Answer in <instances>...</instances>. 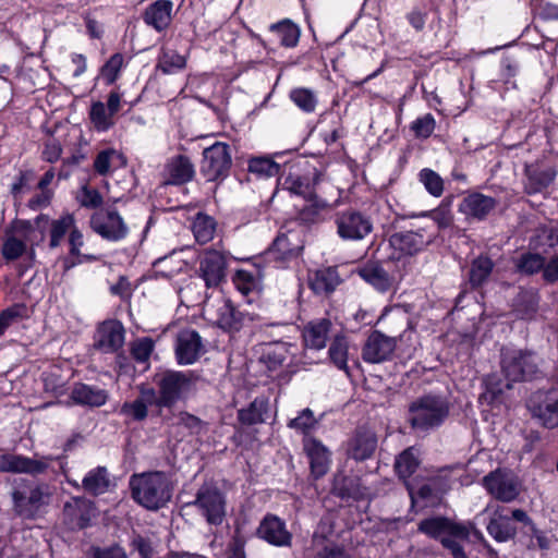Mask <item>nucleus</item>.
Here are the masks:
<instances>
[{
  "mask_svg": "<svg viewBox=\"0 0 558 558\" xmlns=\"http://www.w3.org/2000/svg\"><path fill=\"white\" fill-rule=\"evenodd\" d=\"M542 359L531 350L502 349L500 353L501 372L507 379L502 384L495 375L485 379L486 391L483 398L494 402L511 383L534 380L542 375Z\"/></svg>",
  "mask_w": 558,
  "mask_h": 558,
  "instance_id": "1",
  "label": "nucleus"
},
{
  "mask_svg": "<svg viewBox=\"0 0 558 558\" xmlns=\"http://www.w3.org/2000/svg\"><path fill=\"white\" fill-rule=\"evenodd\" d=\"M132 498L148 510H158L172 496L170 481L160 471L134 474L130 478Z\"/></svg>",
  "mask_w": 558,
  "mask_h": 558,
  "instance_id": "2",
  "label": "nucleus"
},
{
  "mask_svg": "<svg viewBox=\"0 0 558 558\" xmlns=\"http://www.w3.org/2000/svg\"><path fill=\"white\" fill-rule=\"evenodd\" d=\"M202 381L193 372L166 371L155 376L158 388V408H172L179 401L193 397Z\"/></svg>",
  "mask_w": 558,
  "mask_h": 558,
  "instance_id": "3",
  "label": "nucleus"
},
{
  "mask_svg": "<svg viewBox=\"0 0 558 558\" xmlns=\"http://www.w3.org/2000/svg\"><path fill=\"white\" fill-rule=\"evenodd\" d=\"M449 412L450 407L446 398L426 395L410 403L408 421L414 430L428 433L441 426Z\"/></svg>",
  "mask_w": 558,
  "mask_h": 558,
  "instance_id": "4",
  "label": "nucleus"
},
{
  "mask_svg": "<svg viewBox=\"0 0 558 558\" xmlns=\"http://www.w3.org/2000/svg\"><path fill=\"white\" fill-rule=\"evenodd\" d=\"M13 511L23 519H35L50 502V490L47 484L24 485L13 489Z\"/></svg>",
  "mask_w": 558,
  "mask_h": 558,
  "instance_id": "5",
  "label": "nucleus"
},
{
  "mask_svg": "<svg viewBox=\"0 0 558 558\" xmlns=\"http://www.w3.org/2000/svg\"><path fill=\"white\" fill-rule=\"evenodd\" d=\"M435 239L433 223L416 229L395 232L389 236V245L401 256H412L427 247Z\"/></svg>",
  "mask_w": 558,
  "mask_h": 558,
  "instance_id": "6",
  "label": "nucleus"
},
{
  "mask_svg": "<svg viewBox=\"0 0 558 558\" xmlns=\"http://www.w3.org/2000/svg\"><path fill=\"white\" fill-rule=\"evenodd\" d=\"M533 418L545 428L558 427V389H538L526 401Z\"/></svg>",
  "mask_w": 558,
  "mask_h": 558,
  "instance_id": "7",
  "label": "nucleus"
},
{
  "mask_svg": "<svg viewBox=\"0 0 558 558\" xmlns=\"http://www.w3.org/2000/svg\"><path fill=\"white\" fill-rule=\"evenodd\" d=\"M232 166L230 146L216 142L203 150L201 173L207 181H220L229 175Z\"/></svg>",
  "mask_w": 558,
  "mask_h": 558,
  "instance_id": "8",
  "label": "nucleus"
},
{
  "mask_svg": "<svg viewBox=\"0 0 558 558\" xmlns=\"http://www.w3.org/2000/svg\"><path fill=\"white\" fill-rule=\"evenodd\" d=\"M451 468L441 469L436 475L427 478V482L415 489L410 483L405 482L407 489L412 502L421 500L425 505L435 506L440 502L442 496L448 493L454 478Z\"/></svg>",
  "mask_w": 558,
  "mask_h": 558,
  "instance_id": "9",
  "label": "nucleus"
},
{
  "mask_svg": "<svg viewBox=\"0 0 558 558\" xmlns=\"http://www.w3.org/2000/svg\"><path fill=\"white\" fill-rule=\"evenodd\" d=\"M190 505L211 525H220L226 517V497L218 487L204 484L196 493L195 500Z\"/></svg>",
  "mask_w": 558,
  "mask_h": 558,
  "instance_id": "10",
  "label": "nucleus"
},
{
  "mask_svg": "<svg viewBox=\"0 0 558 558\" xmlns=\"http://www.w3.org/2000/svg\"><path fill=\"white\" fill-rule=\"evenodd\" d=\"M337 233L342 240L359 241L373 231V222L365 214L347 209L336 215Z\"/></svg>",
  "mask_w": 558,
  "mask_h": 558,
  "instance_id": "11",
  "label": "nucleus"
},
{
  "mask_svg": "<svg viewBox=\"0 0 558 558\" xmlns=\"http://www.w3.org/2000/svg\"><path fill=\"white\" fill-rule=\"evenodd\" d=\"M53 460L56 458L52 456L38 457L35 454L29 458L22 454L4 453L0 456V472L25 473L36 476L46 473Z\"/></svg>",
  "mask_w": 558,
  "mask_h": 558,
  "instance_id": "12",
  "label": "nucleus"
},
{
  "mask_svg": "<svg viewBox=\"0 0 558 558\" xmlns=\"http://www.w3.org/2000/svg\"><path fill=\"white\" fill-rule=\"evenodd\" d=\"M92 229L102 239L120 241L129 233V228L116 209H99L90 218Z\"/></svg>",
  "mask_w": 558,
  "mask_h": 558,
  "instance_id": "13",
  "label": "nucleus"
},
{
  "mask_svg": "<svg viewBox=\"0 0 558 558\" xmlns=\"http://www.w3.org/2000/svg\"><path fill=\"white\" fill-rule=\"evenodd\" d=\"M258 538L276 547H291L292 533L287 529L284 520L276 514L267 513L256 529Z\"/></svg>",
  "mask_w": 558,
  "mask_h": 558,
  "instance_id": "14",
  "label": "nucleus"
},
{
  "mask_svg": "<svg viewBox=\"0 0 558 558\" xmlns=\"http://www.w3.org/2000/svg\"><path fill=\"white\" fill-rule=\"evenodd\" d=\"M397 342L396 337H388L379 330H374L362 348V357L366 363L372 364L386 362L391 359Z\"/></svg>",
  "mask_w": 558,
  "mask_h": 558,
  "instance_id": "15",
  "label": "nucleus"
},
{
  "mask_svg": "<svg viewBox=\"0 0 558 558\" xmlns=\"http://www.w3.org/2000/svg\"><path fill=\"white\" fill-rule=\"evenodd\" d=\"M483 484L494 498L502 502H510L520 494V486L517 477L500 470L487 474L483 478Z\"/></svg>",
  "mask_w": 558,
  "mask_h": 558,
  "instance_id": "16",
  "label": "nucleus"
},
{
  "mask_svg": "<svg viewBox=\"0 0 558 558\" xmlns=\"http://www.w3.org/2000/svg\"><path fill=\"white\" fill-rule=\"evenodd\" d=\"M49 225V217L47 215H38L34 221L14 219L7 233L17 236L31 246L38 245L45 239V232Z\"/></svg>",
  "mask_w": 558,
  "mask_h": 558,
  "instance_id": "17",
  "label": "nucleus"
},
{
  "mask_svg": "<svg viewBox=\"0 0 558 558\" xmlns=\"http://www.w3.org/2000/svg\"><path fill=\"white\" fill-rule=\"evenodd\" d=\"M227 260L218 251H206L199 257V276L207 288H217L226 276Z\"/></svg>",
  "mask_w": 558,
  "mask_h": 558,
  "instance_id": "18",
  "label": "nucleus"
},
{
  "mask_svg": "<svg viewBox=\"0 0 558 558\" xmlns=\"http://www.w3.org/2000/svg\"><path fill=\"white\" fill-rule=\"evenodd\" d=\"M498 201L480 192H472L463 197L459 205V211L463 214L469 221H482L495 210Z\"/></svg>",
  "mask_w": 558,
  "mask_h": 558,
  "instance_id": "19",
  "label": "nucleus"
},
{
  "mask_svg": "<svg viewBox=\"0 0 558 558\" xmlns=\"http://www.w3.org/2000/svg\"><path fill=\"white\" fill-rule=\"evenodd\" d=\"M93 515L94 504L86 498H72L63 507V522L70 530L87 527Z\"/></svg>",
  "mask_w": 558,
  "mask_h": 558,
  "instance_id": "20",
  "label": "nucleus"
},
{
  "mask_svg": "<svg viewBox=\"0 0 558 558\" xmlns=\"http://www.w3.org/2000/svg\"><path fill=\"white\" fill-rule=\"evenodd\" d=\"M124 328L118 320H106L99 325L94 345L104 353H113L124 343Z\"/></svg>",
  "mask_w": 558,
  "mask_h": 558,
  "instance_id": "21",
  "label": "nucleus"
},
{
  "mask_svg": "<svg viewBox=\"0 0 558 558\" xmlns=\"http://www.w3.org/2000/svg\"><path fill=\"white\" fill-rule=\"evenodd\" d=\"M203 353L204 345L197 331L186 329L178 335L175 354L179 364H193Z\"/></svg>",
  "mask_w": 558,
  "mask_h": 558,
  "instance_id": "22",
  "label": "nucleus"
},
{
  "mask_svg": "<svg viewBox=\"0 0 558 558\" xmlns=\"http://www.w3.org/2000/svg\"><path fill=\"white\" fill-rule=\"evenodd\" d=\"M303 448L310 460L311 473L315 478L324 476L330 468V451L314 437H304Z\"/></svg>",
  "mask_w": 558,
  "mask_h": 558,
  "instance_id": "23",
  "label": "nucleus"
},
{
  "mask_svg": "<svg viewBox=\"0 0 558 558\" xmlns=\"http://www.w3.org/2000/svg\"><path fill=\"white\" fill-rule=\"evenodd\" d=\"M194 165L189 157L179 155L170 158L162 172L163 185H181L194 178Z\"/></svg>",
  "mask_w": 558,
  "mask_h": 558,
  "instance_id": "24",
  "label": "nucleus"
},
{
  "mask_svg": "<svg viewBox=\"0 0 558 558\" xmlns=\"http://www.w3.org/2000/svg\"><path fill=\"white\" fill-rule=\"evenodd\" d=\"M251 320V316L234 306L230 300H225L217 310L218 326L230 333L240 331Z\"/></svg>",
  "mask_w": 558,
  "mask_h": 558,
  "instance_id": "25",
  "label": "nucleus"
},
{
  "mask_svg": "<svg viewBox=\"0 0 558 558\" xmlns=\"http://www.w3.org/2000/svg\"><path fill=\"white\" fill-rule=\"evenodd\" d=\"M524 175V192L532 195L546 190L556 179L557 171L553 167L539 168L535 165H526Z\"/></svg>",
  "mask_w": 558,
  "mask_h": 558,
  "instance_id": "26",
  "label": "nucleus"
},
{
  "mask_svg": "<svg viewBox=\"0 0 558 558\" xmlns=\"http://www.w3.org/2000/svg\"><path fill=\"white\" fill-rule=\"evenodd\" d=\"M173 3L170 0H157L150 3L143 13V21L156 32L166 31L172 21Z\"/></svg>",
  "mask_w": 558,
  "mask_h": 558,
  "instance_id": "27",
  "label": "nucleus"
},
{
  "mask_svg": "<svg viewBox=\"0 0 558 558\" xmlns=\"http://www.w3.org/2000/svg\"><path fill=\"white\" fill-rule=\"evenodd\" d=\"M486 530L498 543L509 542L513 539L518 533L517 527L511 522L510 517L505 513V508L502 507H498L494 510Z\"/></svg>",
  "mask_w": 558,
  "mask_h": 558,
  "instance_id": "28",
  "label": "nucleus"
},
{
  "mask_svg": "<svg viewBox=\"0 0 558 558\" xmlns=\"http://www.w3.org/2000/svg\"><path fill=\"white\" fill-rule=\"evenodd\" d=\"M331 492L341 499L361 500L367 495V488L362 485L360 477L343 473L335 475Z\"/></svg>",
  "mask_w": 558,
  "mask_h": 558,
  "instance_id": "29",
  "label": "nucleus"
},
{
  "mask_svg": "<svg viewBox=\"0 0 558 558\" xmlns=\"http://www.w3.org/2000/svg\"><path fill=\"white\" fill-rule=\"evenodd\" d=\"M70 397L75 404L98 408L107 402L108 392L96 386L77 383L72 388Z\"/></svg>",
  "mask_w": 558,
  "mask_h": 558,
  "instance_id": "30",
  "label": "nucleus"
},
{
  "mask_svg": "<svg viewBox=\"0 0 558 558\" xmlns=\"http://www.w3.org/2000/svg\"><path fill=\"white\" fill-rule=\"evenodd\" d=\"M377 447L376 435L365 428H359L349 444V454L357 460L363 461L374 453Z\"/></svg>",
  "mask_w": 558,
  "mask_h": 558,
  "instance_id": "31",
  "label": "nucleus"
},
{
  "mask_svg": "<svg viewBox=\"0 0 558 558\" xmlns=\"http://www.w3.org/2000/svg\"><path fill=\"white\" fill-rule=\"evenodd\" d=\"M331 326L332 324L328 318L310 322L303 331L305 345L315 350L325 348Z\"/></svg>",
  "mask_w": 558,
  "mask_h": 558,
  "instance_id": "32",
  "label": "nucleus"
},
{
  "mask_svg": "<svg viewBox=\"0 0 558 558\" xmlns=\"http://www.w3.org/2000/svg\"><path fill=\"white\" fill-rule=\"evenodd\" d=\"M112 481L106 466H97L86 473L82 488L89 495L99 496L110 490Z\"/></svg>",
  "mask_w": 558,
  "mask_h": 558,
  "instance_id": "33",
  "label": "nucleus"
},
{
  "mask_svg": "<svg viewBox=\"0 0 558 558\" xmlns=\"http://www.w3.org/2000/svg\"><path fill=\"white\" fill-rule=\"evenodd\" d=\"M340 277L335 267L317 269L308 279L310 288L316 294H330L340 283Z\"/></svg>",
  "mask_w": 558,
  "mask_h": 558,
  "instance_id": "34",
  "label": "nucleus"
},
{
  "mask_svg": "<svg viewBox=\"0 0 558 558\" xmlns=\"http://www.w3.org/2000/svg\"><path fill=\"white\" fill-rule=\"evenodd\" d=\"M361 278L378 292H387L392 287V278L378 263H367L360 270Z\"/></svg>",
  "mask_w": 558,
  "mask_h": 558,
  "instance_id": "35",
  "label": "nucleus"
},
{
  "mask_svg": "<svg viewBox=\"0 0 558 558\" xmlns=\"http://www.w3.org/2000/svg\"><path fill=\"white\" fill-rule=\"evenodd\" d=\"M539 294L536 290H521L513 300V311L518 318L533 319L538 311Z\"/></svg>",
  "mask_w": 558,
  "mask_h": 558,
  "instance_id": "36",
  "label": "nucleus"
},
{
  "mask_svg": "<svg viewBox=\"0 0 558 558\" xmlns=\"http://www.w3.org/2000/svg\"><path fill=\"white\" fill-rule=\"evenodd\" d=\"M269 33L272 36L271 43H278L280 46L291 48L298 45L300 38V29L289 20L271 24Z\"/></svg>",
  "mask_w": 558,
  "mask_h": 558,
  "instance_id": "37",
  "label": "nucleus"
},
{
  "mask_svg": "<svg viewBox=\"0 0 558 558\" xmlns=\"http://www.w3.org/2000/svg\"><path fill=\"white\" fill-rule=\"evenodd\" d=\"M301 251L302 246L293 244L287 234H281L276 238L267 255L271 260L286 263L296 258Z\"/></svg>",
  "mask_w": 558,
  "mask_h": 558,
  "instance_id": "38",
  "label": "nucleus"
},
{
  "mask_svg": "<svg viewBox=\"0 0 558 558\" xmlns=\"http://www.w3.org/2000/svg\"><path fill=\"white\" fill-rule=\"evenodd\" d=\"M544 262L543 255L533 252H523L512 259L515 271L524 276L543 274Z\"/></svg>",
  "mask_w": 558,
  "mask_h": 558,
  "instance_id": "39",
  "label": "nucleus"
},
{
  "mask_svg": "<svg viewBox=\"0 0 558 558\" xmlns=\"http://www.w3.org/2000/svg\"><path fill=\"white\" fill-rule=\"evenodd\" d=\"M268 400L265 398L254 399L245 409L238 413L239 421L244 425H256L265 422L268 412Z\"/></svg>",
  "mask_w": 558,
  "mask_h": 558,
  "instance_id": "40",
  "label": "nucleus"
},
{
  "mask_svg": "<svg viewBox=\"0 0 558 558\" xmlns=\"http://www.w3.org/2000/svg\"><path fill=\"white\" fill-rule=\"evenodd\" d=\"M418 454V449L409 447L397 457L395 469L400 478L407 481L417 470Z\"/></svg>",
  "mask_w": 558,
  "mask_h": 558,
  "instance_id": "41",
  "label": "nucleus"
},
{
  "mask_svg": "<svg viewBox=\"0 0 558 558\" xmlns=\"http://www.w3.org/2000/svg\"><path fill=\"white\" fill-rule=\"evenodd\" d=\"M494 269L493 260L487 256H478L473 259L469 270V283L472 288L484 284Z\"/></svg>",
  "mask_w": 558,
  "mask_h": 558,
  "instance_id": "42",
  "label": "nucleus"
},
{
  "mask_svg": "<svg viewBox=\"0 0 558 558\" xmlns=\"http://www.w3.org/2000/svg\"><path fill=\"white\" fill-rule=\"evenodd\" d=\"M292 345L287 342L276 341L269 343L263 354V360L269 369H276L281 366L291 355Z\"/></svg>",
  "mask_w": 558,
  "mask_h": 558,
  "instance_id": "43",
  "label": "nucleus"
},
{
  "mask_svg": "<svg viewBox=\"0 0 558 558\" xmlns=\"http://www.w3.org/2000/svg\"><path fill=\"white\" fill-rule=\"evenodd\" d=\"M186 66V59L184 56L178 53L175 50L162 49L157 61V70L163 74H174Z\"/></svg>",
  "mask_w": 558,
  "mask_h": 558,
  "instance_id": "44",
  "label": "nucleus"
},
{
  "mask_svg": "<svg viewBox=\"0 0 558 558\" xmlns=\"http://www.w3.org/2000/svg\"><path fill=\"white\" fill-rule=\"evenodd\" d=\"M124 157L114 149H105L98 153L94 160V169L100 175L108 174L112 168L123 166Z\"/></svg>",
  "mask_w": 558,
  "mask_h": 558,
  "instance_id": "45",
  "label": "nucleus"
},
{
  "mask_svg": "<svg viewBox=\"0 0 558 558\" xmlns=\"http://www.w3.org/2000/svg\"><path fill=\"white\" fill-rule=\"evenodd\" d=\"M75 219L72 215L65 214L59 219L50 222V241L49 247L56 248L61 244L64 235L74 229Z\"/></svg>",
  "mask_w": 558,
  "mask_h": 558,
  "instance_id": "46",
  "label": "nucleus"
},
{
  "mask_svg": "<svg viewBox=\"0 0 558 558\" xmlns=\"http://www.w3.org/2000/svg\"><path fill=\"white\" fill-rule=\"evenodd\" d=\"M289 98L305 113L314 112L318 102L316 93L305 87L293 88L289 94Z\"/></svg>",
  "mask_w": 558,
  "mask_h": 558,
  "instance_id": "47",
  "label": "nucleus"
},
{
  "mask_svg": "<svg viewBox=\"0 0 558 558\" xmlns=\"http://www.w3.org/2000/svg\"><path fill=\"white\" fill-rule=\"evenodd\" d=\"M192 229L196 241L201 244H205L214 238L216 222L211 217L205 214H197L193 221Z\"/></svg>",
  "mask_w": 558,
  "mask_h": 558,
  "instance_id": "48",
  "label": "nucleus"
},
{
  "mask_svg": "<svg viewBox=\"0 0 558 558\" xmlns=\"http://www.w3.org/2000/svg\"><path fill=\"white\" fill-rule=\"evenodd\" d=\"M348 350L349 342L347 337L343 335L335 336L329 348V357L339 369L345 372L348 371Z\"/></svg>",
  "mask_w": 558,
  "mask_h": 558,
  "instance_id": "49",
  "label": "nucleus"
},
{
  "mask_svg": "<svg viewBox=\"0 0 558 558\" xmlns=\"http://www.w3.org/2000/svg\"><path fill=\"white\" fill-rule=\"evenodd\" d=\"M313 543L317 547L314 558H349L343 547L328 542L323 535L315 533Z\"/></svg>",
  "mask_w": 558,
  "mask_h": 558,
  "instance_id": "50",
  "label": "nucleus"
},
{
  "mask_svg": "<svg viewBox=\"0 0 558 558\" xmlns=\"http://www.w3.org/2000/svg\"><path fill=\"white\" fill-rule=\"evenodd\" d=\"M318 420L315 418L314 413L311 409H303L296 417L288 422V427L294 429L298 433L304 435V437H311L310 434L317 427Z\"/></svg>",
  "mask_w": 558,
  "mask_h": 558,
  "instance_id": "51",
  "label": "nucleus"
},
{
  "mask_svg": "<svg viewBox=\"0 0 558 558\" xmlns=\"http://www.w3.org/2000/svg\"><path fill=\"white\" fill-rule=\"evenodd\" d=\"M248 171L260 178L276 177L280 166L268 157H255L248 161Z\"/></svg>",
  "mask_w": 558,
  "mask_h": 558,
  "instance_id": "52",
  "label": "nucleus"
},
{
  "mask_svg": "<svg viewBox=\"0 0 558 558\" xmlns=\"http://www.w3.org/2000/svg\"><path fill=\"white\" fill-rule=\"evenodd\" d=\"M284 184L291 193L300 195L304 197V199L315 195V180H311L307 177L289 175L286 179Z\"/></svg>",
  "mask_w": 558,
  "mask_h": 558,
  "instance_id": "53",
  "label": "nucleus"
},
{
  "mask_svg": "<svg viewBox=\"0 0 558 558\" xmlns=\"http://www.w3.org/2000/svg\"><path fill=\"white\" fill-rule=\"evenodd\" d=\"M448 519L445 517H432L422 520L418 523V532L432 537L438 538L442 534H447Z\"/></svg>",
  "mask_w": 558,
  "mask_h": 558,
  "instance_id": "54",
  "label": "nucleus"
},
{
  "mask_svg": "<svg viewBox=\"0 0 558 558\" xmlns=\"http://www.w3.org/2000/svg\"><path fill=\"white\" fill-rule=\"evenodd\" d=\"M89 117L97 131H107L113 125L112 114L101 101L92 105Z\"/></svg>",
  "mask_w": 558,
  "mask_h": 558,
  "instance_id": "55",
  "label": "nucleus"
},
{
  "mask_svg": "<svg viewBox=\"0 0 558 558\" xmlns=\"http://www.w3.org/2000/svg\"><path fill=\"white\" fill-rule=\"evenodd\" d=\"M27 317V307L24 304H14L0 314V337L15 323Z\"/></svg>",
  "mask_w": 558,
  "mask_h": 558,
  "instance_id": "56",
  "label": "nucleus"
},
{
  "mask_svg": "<svg viewBox=\"0 0 558 558\" xmlns=\"http://www.w3.org/2000/svg\"><path fill=\"white\" fill-rule=\"evenodd\" d=\"M420 182L425 186L427 192L435 197H439L444 192V180L432 169H422L418 173Z\"/></svg>",
  "mask_w": 558,
  "mask_h": 558,
  "instance_id": "57",
  "label": "nucleus"
},
{
  "mask_svg": "<svg viewBox=\"0 0 558 558\" xmlns=\"http://www.w3.org/2000/svg\"><path fill=\"white\" fill-rule=\"evenodd\" d=\"M26 248L27 243L15 235L7 233V239L2 244L1 253L5 260H15L26 252Z\"/></svg>",
  "mask_w": 558,
  "mask_h": 558,
  "instance_id": "58",
  "label": "nucleus"
},
{
  "mask_svg": "<svg viewBox=\"0 0 558 558\" xmlns=\"http://www.w3.org/2000/svg\"><path fill=\"white\" fill-rule=\"evenodd\" d=\"M307 204L301 209L300 217L305 222L316 221L320 214L328 208V203L316 196L305 199Z\"/></svg>",
  "mask_w": 558,
  "mask_h": 558,
  "instance_id": "59",
  "label": "nucleus"
},
{
  "mask_svg": "<svg viewBox=\"0 0 558 558\" xmlns=\"http://www.w3.org/2000/svg\"><path fill=\"white\" fill-rule=\"evenodd\" d=\"M123 62V56L121 53H114L102 65L100 75L107 85H111L118 80Z\"/></svg>",
  "mask_w": 558,
  "mask_h": 558,
  "instance_id": "60",
  "label": "nucleus"
},
{
  "mask_svg": "<svg viewBox=\"0 0 558 558\" xmlns=\"http://www.w3.org/2000/svg\"><path fill=\"white\" fill-rule=\"evenodd\" d=\"M174 418L178 426L186 428L192 435H198L206 428V423L203 420L186 411H180Z\"/></svg>",
  "mask_w": 558,
  "mask_h": 558,
  "instance_id": "61",
  "label": "nucleus"
},
{
  "mask_svg": "<svg viewBox=\"0 0 558 558\" xmlns=\"http://www.w3.org/2000/svg\"><path fill=\"white\" fill-rule=\"evenodd\" d=\"M173 262V256L157 259L154 263L156 272L160 274L165 278H172L184 268V263L182 260H177L175 265L172 266Z\"/></svg>",
  "mask_w": 558,
  "mask_h": 558,
  "instance_id": "62",
  "label": "nucleus"
},
{
  "mask_svg": "<svg viewBox=\"0 0 558 558\" xmlns=\"http://www.w3.org/2000/svg\"><path fill=\"white\" fill-rule=\"evenodd\" d=\"M524 533L531 537L529 548L547 550L551 545V541L546 532L539 530L534 522L524 531Z\"/></svg>",
  "mask_w": 558,
  "mask_h": 558,
  "instance_id": "63",
  "label": "nucleus"
},
{
  "mask_svg": "<svg viewBox=\"0 0 558 558\" xmlns=\"http://www.w3.org/2000/svg\"><path fill=\"white\" fill-rule=\"evenodd\" d=\"M154 350V342L150 338H142L133 342L131 354L136 362L146 363Z\"/></svg>",
  "mask_w": 558,
  "mask_h": 558,
  "instance_id": "64",
  "label": "nucleus"
}]
</instances>
